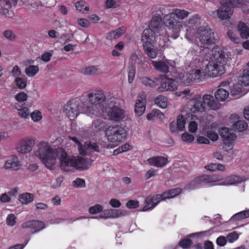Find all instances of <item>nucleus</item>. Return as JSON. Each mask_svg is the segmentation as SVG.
Wrapping results in <instances>:
<instances>
[{
  "instance_id": "f257e3e1",
  "label": "nucleus",
  "mask_w": 249,
  "mask_h": 249,
  "mask_svg": "<svg viewBox=\"0 0 249 249\" xmlns=\"http://www.w3.org/2000/svg\"><path fill=\"white\" fill-rule=\"evenodd\" d=\"M82 110L85 114L94 118L99 116L103 111L102 107L106 97L101 90H89L81 96Z\"/></svg>"
},
{
  "instance_id": "f03ea898",
  "label": "nucleus",
  "mask_w": 249,
  "mask_h": 249,
  "mask_svg": "<svg viewBox=\"0 0 249 249\" xmlns=\"http://www.w3.org/2000/svg\"><path fill=\"white\" fill-rule=\"evenodd\" d=\"M59 149H53L47 143L42 142L38 146L36 155L48 168L54 169L58 165L59 156L58 150Z\"/></svg>"
},
{
  "instance_id": "7ed1b4c3",
  "label": "nucleus",
  "mask_w": 249,
  "mask_h": 249,
  "mask_svg": "<svg viewBox=\"0 0 249 249\" xmlns=\"http://www.w3.org/2000/svg\"><path fill=\"white\" fill-rule=\"evenodd\" d=\"M107 141L111 144V147L117 146L126 138L127 132L124 127L119 125H110L105 130Z\"/></svg>"
},
{
  "instance_id": "20e7f679",
  "label": "nucleus",
  "mask_w": 249,
  "mask_h": 249,
  "mask_svg": "<svg viewBox=\"0 0 249 249\" xmlns=\"http://www.w3.org/2000/svg\"><path fill=\"white\" fill-rule=\"evenodd\" d=\"M163 21L167 28V35L174 39L177 38L182 28V22L178 20L171 13L164 16Z\"/></svg>"
},
{
  "instance_id": "39448f33",
  "label": "nucleus",
  "mask_w": 249,
  "mask_h": 249,
  "mask_svg": "<svg viewBox=\"0 0 249 249\" xmlns=\"http://www.w3.org/2000/svg\"><path fill=\"white\" fill-rule=\"evenodd\" d=\"M225 72L224 64H219L213 62H209L206 65L205 71L203 73L200 70H196L194 71L195 77L202 76L215 78L217 76H221Z\"/></svg>"
},
{
  "instance_id": "423d86ee",
  "label": "nucleus",
  "mask_w": 249,
  "mask_h": 249,
  "mask_svg": "<svg viewBox=\"0 0 249 249\" xmlns=\"http://www.w3.org/2000/svg\"><path fill=\"white\" fill-rule=\"evenodd\" d=\"M227 86L230 87L231 95L236 99L245 94V92L242 90V86H249V79H242L240 81H235L233 83H230L226 81L221 83L220 85L222 87Z\"/></svg>"
},
{
  "instance_id": "0eeeda50",
  "label": "nucleus",
  "mask_w": 249,
  "mask_h": 249,
  "mask_svg": "<svg viewBox=\"0 0 249 249\" xmlns=\"http://www.w3.org/2000/svg\"><path fill=\"white\" fill-rule=\"evenodd\" d=\"M82 104L81 97L79 99L68 102L64 108V111L67 116L71 120H72L77 117L80 112L85 114L81 108Z\"/></svg>"
},
{
  "instance_id": "6e6552de",
  "label": "nucleus",
  "mask_w": 249,
  "mask_h": 249,
  "mask_svg": "<svg viewBox=\"0 0 249 249\" xmlns=\"http://www.w3.org/2000/svg\"><path fill=\"white\" fill-rule=\"evenodd\" d=\"M198 38L200 42V47L206 48V45L214 44L216 39L214 32L212 29L201 27L198 29Z\"/></svg>"
},
{
  "instance_id": "1a4fd4ad",
  "label": "nucleus",
  "mask_w": 249,
  "mask_h": 249,
  "mask_svg": "<svg viewBox=\"0 0 249 249\" xmlns=\"http://www.w3.org/2000/svg\"><path fill=\"white\" fill-rule=\"evenodd\" d=\"M70 139L77 144L79 154L81 155H89L91 152H99L100 151V146L96 142L88 141L84 145H82L76 137H72Z\"/></svg>"
},
{
  "instance_id": "9d476101",
  "label": "nucleus",
  "mask_w": 249,
  "mask_h": 249,
  "mask_svg": "<svg viewBox=\"0 0 249 249\" xmlns=\"http://www.w3.org/2000/svg\"><path fill=\"white\" fill-rule=\"evenodd\" d=\"M221 6L213 13L221 20H226L231 18L233 13V6L228 2V0H221Z\"/></svg>"
},
{
  "instance_id": "9b49d317",
  "label": "nucleus",
  "mask_w": 249,
  "mask_h": 249,
  "mask_svg": "<svg viewBox=\"0 0 249 249\" xmlns=\"http://www.w3.org/2000/svg\"><path fill=\"white\" fill-rule=\"evenodd\" d=\"M58 154L59 156V162L60 168L66 172L71 171L74 167L73 157H70L68 154L62 148L58 150Z\"/></svg>"
},
{
  "instance_id": "f8f14e48",
  "label": "nucleus",
  "mask_w": 249,
  "mask_h": 249,
  "mask_svg": "<svg viewBox=\"0 0 249 249\" xmlns=\"http://www.w3.org/2000/svg\"><path fill=\"white\" fill-rule=\"evenodd\" d=\"M204 55V58L209 62H213L219 64H224L226 57L224 53L218 47H213L212 50L207 52Z\"/></svg>"
},
{
  "instance_id": "ddd939ff",
  "label": "nucleus",
  "mask_w": 249,
  "mask_h": 249,
  "mask_svg": "<svg viewBox=\"0 0 249 249\" xmlns=\"http://www.w3.org/2000/svg\"><path fill=\"white\" fill-rule=\"evenodd\" d=\"M106 111L109 119L113 121L120 122L126 117L124 111L116 106L108 108Z\"/></svg>"
},
{
  "instance_id": "4468645a",
  "label": "nucleus",
  "mask_w": 249,
  "mask_h": 249,
  "mask_svg": "<svg viewBox=\"0 0 249 249\" xmlns=\"http://www.w3.org/2000/svg\"><path fill=\"white\" fill-rule=\"evenodd\" d=\"M186 124L185 119L184 116L179 114L177 117V122H172L170 124L169 129L171 132L178 133V131L184 130Z\"/></svg>"
},
{
  "instance_id": "2eb2a0df",
  "label": "nucleus",
  "mask_w": 249,
  "mask_h": 249,
  "mask_svg": "<svg viewBox=\"0 0 249 249\" xmlns=\"http://www.w3.org/2000/svg\"><path fill=\"white\" fill-rule=\"evenodd\" d=\"M73 161L74 169L85 170L87 169L91 165L93 160L79 156H73Z\"/></svg>"
},
{
  "instance_id": "dca6fc26",
  "label": "nucleus",
  "mask_w": 249,
  "mask_h": 249,
  "mask_svg": "<svg viewBox=\"0 0 249 249\" xmlns=\"http://www.w3.org/2000/svg\"><path fill=\"white\" fill-rule=\"evenodd\" d=\"M146 104V98L143 95H139L136 100L135 105V112L136 115H142L145 110Z\"/></svg>"
},
{
  "instance_id": "f3484780",
  "label": "nucleus",
  "mask_w": 249,
  "mask_h": 249,
  "mask_svg": "<svg viewBox=\"0 0 249 249\" xmlns=\"http://www.w3.org/2000/svg\"><path fill=\"white\" fill-rule=\"evenodd\" d=\"M160 195L147 197L145 200L142 211L145 212L153 209L160 201H162Z\"/></svg>"
},
{
  "instance_id": "a211bd4d",
  "label": "nucleus",
  "mask_w": 249,
  "mask_h": 249,
  "mask_svg": "<svg viewBox=\"0 0 249 249\" xmlns=\"http://www.w3.org/2000/svg\"><path fill=\"white\" fill-rule=\"evenodd\" d=\"M155 32L151 29L147 28L144 30L141 36V40L142 42V45L147 44V43H155Z\"/></svg>"
},
{
  "instance_id": "6ab92c4d",
  "label": "nucleus",
  "mask_w": 249,
  "mask_h": 249,
  "mask_svg": "<svg viewBox=\"0 0 249 249\" xmlns=\"http://www.w3.org/2000/svg\"><path fill=\"white\" fill-rule=\"evenodd\" d=\"M125 214V211L124 210L109 209L104 210L100 217L103 218H115Z\"/></svg>"
},
{
  "instance_id": "aec40b11",
  "label": "nucleus",
  "mask_w": 249,
  "mask_h": 249,
  "mask_svg": "<svg viewBox=\"0 0 249 249\" xmlns=\"http://www.w3.org/2000/svg\"><path fill=\"white\" fill-rule=\"evenodd\" d=\"M147 163L151 166L157 168H162L168 162V159L162 156L152 157L147 159Z\"/></svg>"
},
{
  "instance_id": "412c9836",
  "label": "nucleus",
  "mask_w": 249,
  "mask_h": 249,
  "mask_svg": "<svg viewBox=\"0 0 249 249\" xmlns=\"http://www.w3.org/2000/svg\"><path fill=\"white\" fill-rule=\"evenodd\" d=\"M190 104L192 106L190 110L192 113H201L204 111L200 96H196L193 100L190 101Z\"/></svg>"
},
{
  "instance_id": "4be33fe9",
  "label": "nucleus",
  "mask_w": 249,
  "mask_h": 249,
  "mask_svg": "<svg viewBox=\"0 0 249 249\" xmlns=\"http://www.w3.org/2000/svg\"><path fill=\"white\" fill-rule=\"evenodd\" d=\"M208 183L205 175L196 177L186 187L188 190H194L203 186L204 184Z\"/></svg>"
},
{
  "instance_id": "5701e85b",
  "label": "nucleus",
  "mask_w": 249,
  "mask_h": 249,
  "mask_svg": "<svg viewBox=\"0 0 249 249\" xmlns=\"http://www.w3.org/2000/svg\"><path fill=\"white\" fill-rule=\"evenodd\" d=\"M166 81L162 82L160 86L158 88L159 92L164 91H174L177 89V85L174 79H166Z\"/></svg>"
},
{
  "instance_id": "b1692460",
  "label": "nucleus",
  "mask_w": 249,
  "mask_h": 249,
  "mask_svg": "<svg viewBox=\"0 0 249 249\" xmlns=\"http://www.w3.org/2000/svg\"><path fill=\"white\" fill-rule=\"evenodd\" d=\"M142 45V48L144 53L150 58L154 59L156 57L158 53V50L155 46V43H147Z\"/></svg>"
},
{
  "instance_id": "393cba45",
  "label": "nucleus",
  "mask_w": 249,
  "mask_h": 249,
  "mask_svg": "<svg viewBox=\"0 0 249 249\" xmlns=\"http://www.w3.org/2000/svg\"><path fill=\"white\" fill-rule=\"evenodd\" d=\"M18 152L21 153H27L31 151V139L22 140L17 147Z\"/></svg>"
},
{
  "instance_id": "a878e982",
  "label": "nucleus",
  "mask_w": 249,
  "mask_h": 249,
  "mask_svg": "<svg viewBox=\"0 0 249 249\" xmlns=\"http://www.w3.org/2000/svg\"><path fill=\"white\" fill-rule=\"evenodd\" d=\"M245 179L237 176L231 175L227 177L224 182L219 184L220 185L230 186L238 184L244 181Z\"/></svg>"
},
{
  "instance_id": "bb28decb",
  "label": "nucleus",
  "mask_w": 249,
  "mask_h": 249,
  "mask_svg": "<svg viewBox=\"0 0 249 249\" xmlns=\"http://www.w3.org/2000/svg\"><path fill=\"white\" fill-rule=\"evenodd\" d=\"M161 26V18L159 14H157L152 18L149 25V29H151L153 31L158 32Z\"/></svg>"
},
{
  "instance_id": "cd10ccee",
  "label": "nucleus",
  "mask_w": 249,
  "mask_h": 249,
  "mask_svg": "<svg viewBox=\"0 0 249 249\" xmlns=\"http://www.w3.org/2000/svg\"><path fill=\"white\" fill-rule=\"evenodd\" d=\"M4 167L6 169H10L13 170H18L20 168V165L18 159L17 157H13L12 158L6 161Z\"/></svg>"
},
{
  "instance_id": "c85d7f7f",
  "label": "nucleus",
  "mask_w": 249,
  "mask_h": 249,
  "mask_svg": "<svg viewBox=\"0 0 249 249\" xmlns=\"http://www.w3.org/2000/svg\"><path fill=\"white\" fill-rule=\"evenodd\" d=\"M204 104L209 107L213 110H217L219 108V105L214 101L213 97L211 95L206 94L203 97Z\"/></svg>"
},
{
  "instance_id": "c756f323",
  "label": "nucleus",
  "mask_w": 249,
  "mask_h": 249,
  "mask_svg": "<svg viewBox=\"0 0 249 249\" xmlns=\"http://www.w3.org/2000/svg\"><path fill=\"white\" fill-rule=\"evenodd\" d=\"M125 32V29L124 27H121L117 30L112 31L107 33L106 38L109 40H113L119 38Z\"/></svg>"
},
{
  "instance_id": "7c9ffc66",
  "label": "nucleus",
  "mask_w": 249,
  "mask_h": 249,
  "mask_svg": "<svg viewBox=\"0 0 249 249\" xmlns=\"http://www.w3.org/2000/svg\"><path fill=\"white\" fill-rule=\"evenodd\" d=\"M219 133L220 136L225 140L233 141L236 138L234 133L227 127L222 128Z\"/></svg>"
},
{
  "instance_id": "2f4dec72",
  "label": "nucleus",
  "mask_w": 249,
  "mask_h": 249,
  "mask_svg": "<svg viewBox=\"0 0 249 249\" xmlns=\"http://www.w3.org/2000/svg\"><path fill=\"white\" fill-rule=\"evenodd\" d=\"M181 193L180 188H176L172 189L168 191L164 192L162 194L160 195L162 200L166 199H170L176 196Z\"/></svg>"
},
{
  "instance_id": "473e14b6",
  "label": "nucleus",
  "mask_w": 249,
  "mask_h": 249,
  "mask_svg": "<svg viewBox=\"0 0 249 249\" xmlns=\"http://www.w3.org/2000/svg\"><path fill=\"white\" fill-rule=\"evenodd\" d=\"M237 28L240 33L241 37L247 38L249 37V29L245 23L243 22H239Z\"/></svg>"
},
{
  "instance_id": "72a5a7b5",
  "label": "nucleus",
  "mask_w": 249,
  "mask_h": 249,
  "mask_svg": "<svg viewBox=\"0 0 249 249\" xmlns=\"http://www.w3.org/2000/svg\"><path fill=\"white\" fill-rule=\"evenodd\" d=\"M229 91L223 88L219 89L215 93V97L216 99L219 101H224L226 100L229 97Z\"/></svg>"
},
{
  "instance_id": "f704fd0d",
  "label": "nucleus",
  "mask_w": 249,
  "mask_h": 249,
  "mask_svg": "<svg viewBox=\"0 0 249 249\" xmlns=\"http://www.w3.org/2000/svg\"><path fill=\"white\" fill-rule=\"evenodd\" d=\"M204 168L210 172H214L217 170L224 171L226 169L225 165L222 164L210 163L204 166Z\"/></svg>"
},
{
  "instance_id": "c9c22d12",
  "label": "nucleus",
  "mask_w": 249,
  "mask_h": 249,
  "mask_svg": "<svg viewBox=\"0 0 249 249\" xmlns=\"http://www.w3.org/2000/svg\"><path fill=\"white\" fill-rule=\"evenodd\" d=\"M155 104L161 108H165L168 105L167 98L162 95H159L155 99Z\"/></svg>"
},
{
  "instance_id": "e433bc0d",
  "label": "nucleus",
  "mask_w": 249,
  "mask_h": 249,
  "mask_svg": "<svg viewBox=\"0 0 249 249\" xmlns=\"http://www.w3.org/2000/svg\"><path fill=\"white\" fill-rule=\"evenodd\" d=\"M107 125L106 121L102 118L97 119L92 123L93 128L98 131L103 130Z\"/></svg>"
},
{
  "instance_id": "4c0bfd02",
  "label": "nucleus",
  "mask_w": 249,
  "mask_h": 249,
  "mask_svg": "<svg viewBox=\"0 0 249 249\" xmlns=\"http://www.w3.org/2000/svg\"><path fill=\"white\" fill-rule=\"evenodd\" d=\"M152 63L157 70L163 73H167L168 72L169 68L165 62L163 61H153Z\"/></svg>"
},
{
  "instance_id": "58836bf2",
  "label": "nucleus",
  "mask_w": 249,
  "mask_h": 249,
  "mask_svg": "<svg viewBox=\"0 0 249 249\" xmlns=\"http://www.w3.org/2000/svg\"><path fill=\"white\" fill-rule=\"evenodd\" d=\"M171 14L174 15L175 18L182 19L188 17L189 12L183 10L178 9H173L171 12Z\"/></svg>"
},
{
  "instance_id": "ea45409f",
  "label": "nucleus",
  "mask_w": 249,
  "mask_h": 249,
  "mask_svg": "<svg viewBox=\"0 0 249 249\" xmlns=\"http://www.w3.org/2000/svg\"><path fill=\"white\" fill-rule=\"evenodd\" d=\"M45 224L38 220L32 221V233H36L45 228Z\"/></svg>"
},
{
  "instance_id": "a19ab883",
  "label": "nucleus",
  "mask_w": 249,
  "mask_h": 249,
  "mask_svg": "<svg viewBox=\"0 0 249 249\" xmlns=\"http://www.w3.org/2000/svg\"><path fill=\"white\" fill-rule=\"evenodd\" d=\"M75 7L77 10L83 13L89 10V5L84 0H80L76 2Z\"/></svg>"
},
{
  "instance_id": "79ce46f5",
  "label": "nucleus",
  "mask_w": 249,
  "mask_h": 249,
  "mask_svg": "<svg viewBox=\"0 0 249 249\" xmlns=\"http://www.w3.org/2000/svg\"><path fill=\"white\" fill-rule=\"evenodd\" d=\"M15 107L19 110L18 114L20 117L27 118L29 115V109L27 107H21L19 104L16 105Z\"/></svg>"
},
{
  "instance_id": "37998d69",
  "label": "nucleus",
  "mask_w": 249,
  "mask_h": 249,
  "mask_svg": "<svg viewBox=\"0 0 249 249\" xmlns=\"http://www.w3.org/2000/svg\"><path fill=\"white\" fill-rule=\"evenodd\" d=\"M248 124L245 121H238L233 124L235 129L239 131H243L247 128Z\"/></svg>"
},
{
  "instance_id": "c03bdc74",
  "label": "nucleus",
  "mask_w": 249,
  "mask_h": 249,
  "mask_svg": "<svg viewBox=\"0 0 249 249\" xmlns=\"http://www.w3.org/2000/svg\"><path fill=\"white\" fill-rule=\"evenodd\" d=\"M207 178V182L214 183L219 181L222 180V177L218 174L205 175Z\"/></svg>"
},
{
  "instance_id": "a18cd8bd",
  "label": "nucleus",
  "mask_w": 249,
  "mask_h": 249,
  "mask_svg": "<svg viewBox=\"0 0 249 249\" xmlns=\"http://www.w3.org/2000/svg\"><path fill=\"white\" fill-rule=\"evenodd\" d=\"M19 201L22 204H28L31 201V194L26 193L18 196Z\"/></svg>"
},
{
  "instance_id": "49530a36",
  "label": "nucleus",
  "mask_w": 249,
  "mask_h": 249,
  "mask_svg": "<svg viewBox=\"0 0 249 249\" xmlns=\"http://www.w3.org/2000/svg\"><path fill=\"white\" fill-rule=\"evenodd\" d=\"M2 35L7 39L10 41H14L17 39L16 35L11 30H6L3 32Z\"/></svg>"
},
{
  "instance_id": "de8ad7c7",
  "label": "nucleus",
  "mask_w": 249,
  "mask_h": 249,
  "mask_svg": "<svg viewBox=\"0 0 249 249\" xmlns=\"http://www.w3.org/2000/svg\"><path fill=\"white\" fill-rule=\"evenodd\" d=\"M202 133L212 141H216L218 139V134L212 131H207L203 129Z\"/></svg>"
},
{
  "instance_id": "09e8293b",
  "label": "nucleus",
  "mask_w": 249,
  "mask_h": 249,
  "mask_svg": "<svg viewBox=\"0 0 249 249\" xmlns=\"http://www.w3.org/2000/svg\"><path fill=\"white\" fill-rule=\"evenodd\" d=\"M181 80V82L183 83V85L189 86L196 83L202 82V79H179Z\"/></svg>"
},
{
  "instance_id": "8fccbe9b",
  "label": "nucleus",
  "mask_w": 249,
  "mask_h": 249,
  "mask_svg": "<svg viewBox=\"0 0 249 249\" xmlns=\"http://www.w3.org/2000/svg\"><path fill=\"white\" fill-rule=\"evenodd\" d=\"M103 210V206L100 204H96L89 208V213L91 214H96L102 212Z\"/></svg>"
},
{
  "instance_id": "3c124183",
  "label": "nucleus",
  "mask_w": 249,
  "mask_h": 249,
  "mask_svg": "<svg viewBox=\"0 0 249 249\" xmlns=\"http://www.w3.org/2000/svg\"><path fill=\"white\" fill-rule=\"evenodd\" d=\"M6 221L8 226L13 227L16 223V217L14 214L10 213L8 215Z\"/></svg>"
},
{
  "instance_id": "603ef678",
  "label": "nucleus",
  "mask_w": 249,
  "mask_h": 249,
  "mask_svg": "<svg viewBox=\"0 0 249 249\" xmlns=\"http://www.w3.org/2000/svg\"><path fill=\"white\" fill-rule=\"evenodd\" d=\"M98 69L94 66H91L86 68L83 72L87 75H93L98 72Z\"/></svg>"
},
{
  "instance_id": "864d4df0",
  "label": "nucleus",
  "mask_w": 249,
  "mask_h": 249,
  "mask_svg": "<svg viewBox=\"0 0 249 249\" xmlns=\"http://www.w3.org/2000/svg\"><path fill=\"white\" fill-rule=\"evenodd\" d=\"M22 65L25 67V72L28 76H31V64L30 60L25 61L22 63Z\"/></svg>"
},
{
  "instance_id": "5fc2aeb1",
  "label": "nucleus",
  "mask_w": 249,
  "mask_h": 249,
  "mask_svg": "<svg viewBox=\"0 0 249 249\" xmlns=\"http://www.w3.org/2000/svg\"><path fill=\"white\" fill-rule=\"evenodd\" d=\"M72 185L76 188H82L85 186L86 183L84 179L77 178L72 182Z\"/></svg>"
},
{
  "instance_id": "6e6d98bb",
  "label": "nucleus",
  "mask_w": 249,
  "mask_h": 249,
  "mask_svg": "<svg viewBox=\"0 0 249 249\" xmlns=\"http://www.w3.org/2000/svg\"><path fill=\"white\" fill-rule=\"evenodd\" d=\"M239 238V235L235 231L229 233L227 236V239L230 243H233L237 240Z\"/></svg>"
},
{
  "instance_id": "4d7b16f0",
  "label": "nucleus",
  "mask_w": 249,
  "mask_h": 249,
  "mask_svg": "<svg viewBox=\"0 0 249 249\" xmlns=\"http://www.w3.org/2000/svg\"><path fill=\"white\" fill-rule=\"evenodd\" d=\"M1 2L4 7L10 8L17 4V0H2Z\"/></svg>"
},
{
  "instance_id": "13d9d810",
  "label": "nucleus",
  "mask_w": 249,
  "mask_h": 249,
  "mask_svg": "<svg viewBox=\"0 0 249 249\" xmlns=\"http://www.w3.org/2000/svg\"><path fill=\"white\" fill-rule=\"evenodd\" d=\"M182 140L188 143H191L194 141L195 138L194 137L188 133H184L181 136Z\"/></svg>"
},
{
  "instance_id": "bf43d9fd",
  "label": "nucleus",
  "mask_w": 249,
  "mask_h": 249,
  "mask_svg": "<svg viewBox=\"0 0 249 249\" xmlns=\"http://www.w3.org/2000/svg\"><path fill=\"white\" fill-rule=\"evenodd\" d=\"M26 79H15V83L16 86L19 89H24L26 86Z\"/></svg>"
},
{
  "instance_id": "052dcab7",
  "label": "nucleus",
  "mask_w": 249,
  "mask_h": 249,
  "mask_svg": "<svg viewBox=\"0 0 249 249\" xmlns=\"http://www.w3.org/2000/svg\"><path fill=\"white\" fill-rule=\"evenodd\" d=\"M192 241L190 239L186 238L181 240L178 243V246L183 249L188 248L192 244Z\"/></svg>"
},
{
  "instance_id": "680f3d73",
  "label": "nucleus",
  "mask_w": 249,
  "mask_h": 249,
  "mask_svg": "<svg viewBox=\"0 0 249 249\" xmlns=\"http://www.w3.org/2000/svg\"><path fill=\"white\" fill-rule=\"evenodd\" d=\"M42 118L41 112L37 110L32 112V120L34 122H38Z\"/></svg>"
},
{
  "instance_id": "e2e57ef3",
  "label": "nucleus",
  "mask_w": 249,
  "mask_h": 249,
  "mask_svg": "<svg viewBox=\"0 0 249 249\" xmlns=\"http://www.w3.org/2000/svg\"><path fill=\"white\" fill-rule=\"evenodd\" d=\"M27 94L23 92H20L18 93L15 96V99L17 101H18L19 103L23 102L27 100Z\"/></svg>"
},
{
  "instance_id": "0e129e2a",
  "label": "nucleus",
  "mask_w": 249,
  "mask_h": 249,
  "mask_svg": "<svg viewBox=\"0 0 249 249\" xmlns=\"http://www.w3.org/2000/svg\"><path fill=\"white\" fill-rule=\"evenodd\" d=\"M139 202L138 200H130L126 204V206L128 209H135L139 207Z\"/></svg>"
},
{
  "instance_id": "69168bd1",
  "label": "nucleus",
  "mask_w": 249,
  "mask_h": 249,
  "mask_svg": "<svg viewBox=\"0 0 249 249\" xmlns=\"http://www.w3.org/2000/svg\"><path fill=\"white\" fill-rule=\"evenodd\" d=\"M198 125L195 121H191L188 126V130L189 132L194 133L196 132L197 130Z\"/></svg>"
},
{
  "instance_id": "338daca9",
  "label": "nucleus",
  "mask_w": 249,
  "mask_h": 249,
  "mask_svg": "<svg viewBox=\"0 0 249 249\" xmlns=\"http://www.w3.org/2000/svg\"><path fill=\"white\" fill-rule=\"evenodd\" d=\"M142 83L146 86L150 87H154L157 85V82L153 79H143Z\"/></svg>"
},
{
  "instance_id": "774afa93",
  "label": "nucleus",
  "mask_w": 249,
  "mask_h": 249,
  "mask_svg": "<svg viewBox=\"0 0 249 249\" xmlns=\"http://www.w3.org/2000/svg\"><path fill=\"white\" fill-rule=\"evenodd\" d=\"M227 242V238L223 236H219L216 239V244L218 246L220 247L224 246L226 245Z\"/></svg>"
}]
</instances>
